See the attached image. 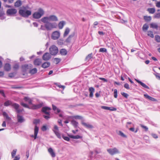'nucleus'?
Returning a JSON list of instances; mask_svg holds the SVG:
<instances>
[{
  "instance_id": "c756f323",
  "label": "nucleus",
  "mask_w": 160,
  "mask_h": 160,
  "mask_svg": "<svg viewBox=\"0 0 160 160\" xmlns=\"http://www.w3.org/2000/svg\"><path fill=\"white\" fill-rule=\"evenodd\" d=\"M68 136L70 138L73 139H78L82 138V136H80L78 135H77L76 136H74L72 135H68Z\"/></svg>"
},
{
  "instance_id": "412c9836",
  "label": "nucleus",
  "mask_w": 160,
  "mask_h": 160,
  "mask_svg": "<svg viewBox=\"0 0 160 160\" xmlns=\"http://www.w3.org/2000/svg\"><path fill=\"white\" fill-rule=\"evenodd\" d=\"M135 80L143 87L147 89H149V87L143 82L137 79H135Z\"/></svg>"
},
{
  "instance_id": "e2e57ef3",
  "label": "nucleus",
  "mask_w": 160,
  "mask_h": 160,
  "mask_svg": "<svg viewBox=\"0 0 160 160\" xmlns=\"http://www.w3.org/2000/svg\"><path fill=\"white\" fill-rule=\"evenodd\" d=\"M124 87L127 89H129L130 88L128 84L126 83L124 85Z\"/></svg>"
},
{
  "instance_id": "6ab92c4d",
  "label": "nucleus",
  "mask_w": 160,
  "mask_h": 160,
  "mask_svg": "<svg viewBox=\"0 0 160 160\" xmlns=\"http://www.w3.org/2000/svg\"><path fill=\"white\" fill-rule=\"evenodd\" d=\"M48 151L49 154H50V155L52 157L54 158L55 157V153L53 151V150L52 148H48Z\"/></svg>"
},
{
  "instance_id": "0eeeda50",
  "label": "nucleus",
  "mask_w": 160,
  "mask_h": 160,
  "mask_svg": "<svg viewBox=\"0 0 160 160\" xmlns=\"http://www.w3.org/2000/svg\"><path fill=\"white\" fill-rule=\"evenodd\" d=\"M60 33L59 31L53 32L51 35L52 38L54 40H56L59 38L60 37Z\"/></svg>"
},
{
  "instance_id": "49530a36",
  "label": "nucleus",
  "mask_w": 160,
  "mask_h": 160,
  "mask_svg": "<svg viewBox=\"0 0 160 160\" xmlns=\"http://www.w3.org/2000/svg\"><path fill=\"white\" fill-rule=\"evenodd\" d=\"M57 43L60 45H62L63 44V40L62 39H60L57 41Z\"/></svg>"
},
{
  "instance_id": "c9c22d12",
  "label": "nucleus",
  "mask_w": 160,
  "mask_h": 160,
  "mask_svg": "<svg viewBox=\"0 0 160 160\" xmlns=\"http://www.w3.org/2000/svg\"><path fill=\"white\" fill-rule=\"evenodd\" d=\"M148 11L149 13L153 14L155 12V9L154 8H148Z\"/></svg>"
},
{
  "instance_id": "4d7b16f0",
  "label": "nucleus",
  "mask_w": 160,
  "mask_h": 160,
  "mask_svg": "<svg viewBox=\"0 0 160 160\" xmlns=\"http://www.w3.org/2000/svg\"><path fill=\"white\" fill-rule=\"evenodd\" d=\"M140 126L143 129H144L146 131H148V128L147 126H145L142 124H141Z\"/></svg>"
},
{
  "instance_id": "603ef678",
  "label": "nucleus",
  "mask_w": 160,
  "mask_h": 160,
  "mask_svg": "<svg viewBox=\"0 0 160 160\" xmlns=\"http://www.w3.org/2000/svg\"><path fill=\"white\" fill-rule=\"evenodd\" d=\"M114 96L115 98H117L118 91L116 89H115L114 90Z\"/></svg>"
},
{
  "instance_id": "13d9d810",
  "label": "nucleus",
  "mask_w": 160,
  "mask_h": 160,
  "mask_svg": "<svg viewBox=\"0 0 160 160\" xmlns=\"http://www.w3.org/2000/svg\"><path fill=\"white\" fill-rule=\"evenodd\" d=\"M21 104L22 106L23 107L25 108H30L28 106L26 103L22 102H21Z\"/></svg>"
},
{
  "instance_id": "f8f14e48",
  "label": "nucleus",
  "mask_w": 160,
  "mask_h": 160,
  "mask_svg": "<svg viewBox=\"0 0 160 160\" xmlns=\"http://www.w3.org/2000/svg\"><path fill=\"white\" fill-rule=\"evenodd\" d=\"M42 103H39L37 105L32 104L30 107V109H36L40 108L42 106Z\"/></svg>"
},
{
  "instance_id": "4be33fe9",
  "label": "nucleus",
  "mask_w": 160,
  "mask_h": 160,
  "mask_svg": "<svg viewBox=\"0 0 160 160\" xmlns=\"http://www.w3.org/2000/svg\"><path fill=\"white\" fill-rule=\"evenodd\" d=\"M35 65L39 66L41 65L42 63V60L40 59H35L34 62Z\"/></svg>"
},
{
  "instance_id": "f03ea898",
  "label": "nucleus",
  "mask_w": 160,
  "mask_h": 160,
  "mask_svg": "<svg viewBox=\"0 0 160 160\" xmlns=\"http://www.w3.org/2000/svg\"><path fill=\"white\" fill-rule=\"evenodd\" d=\"M43 23L48 22H57L58 19L57 16L55 15H50L48 16L43 17L41 19Z\"/></svg>"
},
{
  "instance_id": "cd10ccee",
  "label": "nucleus",
  "mask_w": 160,
  "mask_h": 160,
  "mask_svg": "<svg viewBox=\"0 0 160 160\" xmlns=\"http://www.w3.org/2000/svg\"><path fill=\"white\" fill-rule=\"evenodd\" d=\"M70 31V29L68 28H66L63 34V37H65L67 36L69 33Z\"/></svg>"
},
{
  "instance_id": "5fc2aeb1",
  "label": "nucleus",
  "mask_w": 160,
  "mask_h": 160,
  "mask_svg": "<svg viewBox=\"0 0 160 160\" xmlns=\"http://www.w3.org/2000/svg\"><path fill=\"white\" fill-rule=\"evenodd\" d=\"M119 134L121 136L124 138H127V136L125 135L121 131H119Z\"/></svg>"
},
{
  "instance_id": "c85d7f7f",
  "label": "nucleus",
  "mask_w": 160,
  "mask_h": 160,
  "mask_svg": "<svg viewBox=\"0 0 160 160\" xmlns=\"http://www.w3.org/2000/svg\"><path fill=\"white\" fill-rule=\"evenodd\" d=\"M71 123L75 128H76L78 127V123L75 120H72L71 122Z\"/></svg>"
},
{
  "instance_id": "bb28decb",
  "label": "nucleus",
  "mask_w": 160,
  "mask_h": 160,
  "mask_svg": "<svg viewBox=\"0 0 160 160\" xmlns=\"http://www.w3.org/2000/svg\"><path fill=\"white\" fill-rule=\"evenodd\" d=\"M4 68L6 71H10L11 68L10 65L8 63H6L4 66Z\"/></svg>"
},
{
  "instance_id": "2f4dec72",
  "label": "nucleus",
  "mask_w": 160,
  "mask_h": 160,
  "mask_svg": "<svg viewBox=\"0 0 160 160\" xmlns=\"http://www.w3.org/2000/svg\"><path fill=\"white\" fill-rule=\"evenodd\" d=\"M22 5V2L21 1L18 0L15 2L14 6L16 7H18Z\"/></svg>"
},
{
  "instance_id": "79ce46f5",
  "label": "nucleus",
  "mask_w": 160,
  "mask_h": 160,
  "mask_svg": "<svg viewBox=\"0 0 160 160\" xmlns=\"http://www.w3.org/2000/svg\"><path fill=\"white\" fill-rule=\"evenodd\" d=\"M12 103L11 101L9 100H8L5 102V103L4 104V105L5 106H9L10 105H12Z\"/></svg>"
},
{
  "instance_id": "69168bd1",
  "label": "nucleus",
  "mask_w": 160,
  "mask_h": 160,
  "mask_svg": "<svg viewBox=\"0 0 160 160\" xmlns=\"http://www.w3.org/2000/svg\"><path fill=\"white\" fill-rule=\"evenodd\" d=\"M154 18H160V12L156 14L154 16Z\"/></svg>"
},
{
  "instance_id": "a19ab883",
  "label": "nucleus",
  "mask_w": 160,
  "mask_h": 160,
  "mask_svg": "<svg viewBox=\"0 0 160 160\" xmlns=\"http://www.w3.org/2000/svg\"><path fill=\"white\" fill-rule=\"evenodd\" d=\"M73 37V35H70L69 37L68 38L66 39V42L67 43L70 42L71 41V38Z\"/></svg>"
},
{
  "instance_id": "9b49d317",
  "label": "nucleus",
  "mask_w": 160,
  "mask_h": 160,
  "mask_svg": "<svg viewBox=\"0 0 160 160\" xmlns=\"http://www.w3.org/2000/svg\"><path fill=\"white\" fill-rule=\"evenodd\" d=\"M51 110V108H50L46 107L42 108V111L45 114L48 115H50L49 111Z\"/></svg>"
},
{
  "instance_id": "09e8293b",
  "label": "nucleus",
  "mask_w": 160,
  "mask_h": 160,
  "mask_svg": "<svg viewBox=\"0 0 160 160\" xmlns=\"http://www.w3.org/2000/svg\"><path fill=\"white\" fill-rule=\"evenodd\" d=\"M148 36H150V37H151V38H153L154 37V35L153 34V32L152 31H148Z\"/></svg>"
},
{
  "instance_id": "72a5a7b5",
  "label": "nucleus",
  "mask_w": 160,
  "mask_h": 160,
  "mask_svg": "<svg viewBox=\"0 0 160 160\" xmlns=\"http://www.w3.org/2000/svg\"><path fill=\"white\" fill-rule=\"evenodd\" d=\"M60 53L62 55H65L67 54V50L64 49H62L60 51Z\"/></svg>"
},
{
  "instance_id": "58836bf2",
  "label": "nucleus",
  "mask_w": 160,
  "mask_h": 160,
  "mask_svg": "<svg viewBox=\"0 0 160 160\" xmlns=\"http://www.w3.org/2000/svg\"><path fill=\"white\" fill-rule=\"evenodd\" d=\"M2 115L4 117H6V119L9 120H11V118L8 116V114L6 112H3Z\"/></svg>"
},
{
  "instance_id": "5701e85b",
  "label": "nucleus",
  "mask_w": 160,
  "mask_h": 160,
  "mask_svg": "<svg viewBox=\"0 0 160 160\" xmlns=\"http://www.w3.org/2000/svg\"><path fill=\"white\" fill-rule=\"evenodd\" d=\"M144 96L147 99L150 100H151V101H156V100L155 98H153L150 96H149L147 94H144Z\"/></svg>"
},
{
  "instance_id": "a18cd8bd",
  "label": "nucleus",
  "mask_w": 160,
  "mask_h": 160,
  "mask_svg": "<svg viewBox=\"0 0 160 160\" xmlns=\"http://www.w3.org/2000/svg\"><path fill=\"white\" fill-rule=\"evenodd\" d=\"M92 58V54L90 53L86 57V59L88 61H89Z\"/></svg>"
},
{
  "instance_id": "37998d69",
  "label": "nucleus",
  "mask_w": 160,
  "mask_h": 160,
  "mask_svg": "<svg viewBox=\"0 0 160 160\" xmlns=\"http://www.w3.org/2000/svg\"><path fill=\"white\" fill-rule=\"evenodd\" d=\"M17 151V149H14L11 152V155L12 158H13L15 156L16 154Z\"/></svg>"
},
{
  "instance_id": "2eb2a0df",
  "label": "nucleus",
  "mask_w": 160,
  "mask_h": 160,
  "mask_svg": "<svg viewBox=\"0 0 160 160\" xmlns=\"http://www.w3.org/2000/svg\"><path fill=\"white\" fill-rule=\"evenodd\" d=\"M42 58L44 60L48 61L51 58V56L49 53L46 52L43 55Z\"/></svg>"
},
{
  "instance_id": "052dcab7",
  "label": "nucleus",
  "mask_w": 160,
  "mask_h": 160,
  "mask_svg": "<svg viewBox=\"0 0 160 160\" xmlns=\"http://www.w3.org/2000/svg\"><path fill=\"white\" fill-rule=\"evenodd\" d=\"M19 65L18 64H16L14 65L13 68V69L15 70H17L19 68Z\"/></svg>"
},
{
  "instance_id": "473e14b6",
  "label": "nucleus",
  "mask_w": 160,
  "mask_h": 160,
  "mask_svg": "<svg viewBox=\"0 0 160 160\" xmlns=\"http://www.w3.org/2000/svg\"><path fill=\"white\" fill-rule=\"evenodd\" d=\"M5 15L4 12L2 11L0 12V19L3 20L5 18L4 15Z\"/></svg>"
},
{
  "instance_id": "b1692460",
  "label": "nucleus",
  "mask_w": 160,
  "mask_h": 160,
  "mask_svg": "<svg viewBox=\"0 0 160 160\" xmlns=\"http://www.w3.org/2000/svg\"><path fill=\"white\" fill-rule=\"evenodd\" d=\"M17 119L18 121L19 122L22 123L24 121V119L23 117L18 114L17 115Z\"/></svg>"
},
{
  "instance_id": "9d476101",
  "label": "nucleus",
  "mask_w": 160,
  "mask_h": 160,
  "mask_svg": "<svg viewBox=\"0 0 160 160\" xmlns=\"http://www.w3.org/2000/svg\"><path fill=\"white\" fill-rule=\"evenodd\" d=\"M38 128L36 125L34 129V134L31 135V137L33 138L34 139L37 138V136L38 131Z\"/></svg>"
},
{
  "instance_id": "8fccbe9b",
  "label": "nucleus",
  "mask_w": 160,
  "mask_h": 160,
  "mask_svg": "<svg viewBox=\"0 0 160 160\" xmlns=\"http://www.w3.org/2000/svg\"><path fill=\"white\" fill-rule=\"evenodd\" d=\"M99 52H107V50L105 48H101L99 49Z\"/></svg>"
},
{
  "instance_id": "338daca9",
  "label": "nucleus",
  "mask_w": 160,
  "mask_h": 160,
  "mask_svg": "<svg viewBox=\"0 0 160 160\" xmlns=\"http://www.w3.org/2000/svg\"><path fill=\"white\" fill-rule=\"evenodd\" d=\"M40 120L39 119H35L33 122L34 124H37L39 123Z\"/></svg>"
},
{
  "instance_id": "a878e982",
  "label": "nucleus",
  "mask_w": 160,
  "mask_h": 160,
  "mask_svg": "<svg viewBox=\"0 0 160 160\" xmlns=\"http://www.w3.org/2000/svg\"><path fill=\"white\" fill-rule=\"evenodd\" d=\"M89 92H90L89 97H92L93 96V93L94 92L95 89L92 87H90L89 89Z\"/></svg>"
},
{
  "instance_id": "774afa93",
  "label": "nucleus",
  "mask_w": 160,
  "mask_h": 160,
  "mask_svg": "<svg viewBox=\"0 0 160 160\" xmlns=\"http://www.w3.org/2000/svg\"><path fill=\"white\" fill-rule=\"evenodd\" d=\"M20 158V157L19 155H18L15 157V158L13 160H19Z\"/></svg>"
},
{
  "instance_id": "f3484780",
  "label": "nucleus",
  "mask_w": 160,
  "mask_h": 160,
  "mask_svg": "<svg viewBox=\"0 0 160 160\" xmlns=\"http://www.w3.org/2000/svg\"><path fill=\"white\" fill-rule=\"evenodd\" d=\"M81 124L85 127L88 129H91L93 128V126L91 124H89L88 123H87L82 121Z\"/></svg>"
},
{
  "instance_id": "7c9ffc66",
  "label": "nucleus",
  "mask_w": 160,
  "mask_h": 160,
  "mask_svg": "<svg viewBox=\"0 0 160 160\" xmlns=\"http://www.w3.org/2000/svg\"><path fill=\"white\" fill-rule=\"evenodd\" d=\"M50 63L49 62H46L43 63L42 65V67L43 68H47L50 65Z\"/></svg>"
},
{
  "instance_id": "c03bdc74",
  "label": "nucleus",
  "mask_w": 160,
  "mask_h": 160,
  "mask_svg": "<svg viewBox=\"0 0 160 160\" xmlns=\"http://www.w3.org/2000/svg\"><path fill=\"white\" fill-rule=\"evenodd\" d=\"M148 26L146 24H144L143 26L142 30L143 31H146L148 29Z\"/></svg>"
},
{
  "instance_id": "7ed1b4c3",
  "label": "nucleus",
  "mask_w": 160,
  "mask_h": 160,
  "mask_svg": "<svg viewBox=\"0 0 160 160\" xmlns=\"http://www.w3.org/2000/svg\"><path fill=\"white\" fill-rule=\"evenodd\" d=\"M44 14V10L42 8H39L37 11L35 12L32 14V17L35 19L40 18Z\"/></svg>"
},
{
  "instance_id": "6e6d98bb",
  "label": "nucleus",
  "mask_w": 160,
  "mask_h": 160,
  "mask_svg": "<svg viewBox=\"0 0 160 160\" xmlns=\"http://www.w3.org/2000/svg\"><path fill=\"white\" fill-rule=\"evenodd\" d=\"M62 137L63 139L66 141H69L70 140V139L69 137H65L63 135V134L62 135Z\"/></svg>"
},
{
  "instance_id": "680f3d73",
  "label": "nucleus",
  "mask_w": 160,
  "mask_h": 160,
  "mask_svg": "<svg viewBox=\"0 0 160 160\" xmlns=\"http://www.w3.org/2000/svg\"><path fill=\"white\" fill-rule=\"evenodd\" d=\"M121 94L122 96L126 98H127L128 96V94L124 92H122Z\"/></svg>"
},
{
  "instance_id": "ddd939ff",
  "label": "nucleus",
  "mask_w": 160,
  "mask_h": 160,
  "mask_svg": "<svg viewBox=\"0 0 160 160\" xmlns=\"http://www.w3.org/2000/svg\"><path fill=\"white\" fill-rule=\"evenodd\" d=\"M11 106L16 110L18 113H19L22 112V110L18 109L19 106L18 104L16 103H12Z\"/></svg>"
},
{
  "instance_id": "39448f33",
  "label": "nucleus",
  "mask_w": 160,
  "mask_h": 160,
  "mask_svg": "<svg viewBox=\"0 0 160 160\" xmlns=\"http://www.w3.org/2000/svg\"><path fill=\"white\" fill-rule=\"evenodd\" d=\"M50 53L52 55H55L58 52V47L55 45H53L51 46L49 48Z\"/></svg>"
},
{
  "instance_id": "4468645a",
  "label": "nucleus",
  "mask_w": 160,
  "mask_h": 160,
  "mask_svg": "<svg viewBox=\"0 0 160 160\" xmlns=\"http://www.w3.org/2000/svg\"><path fill=\"white\" fill-rule=\"evenodd\" d=\"M31 65L25 64L22 66V72H25L30 68Z\"/></svg>"
},
{
  "instance_id": "f257e3e1",
  "label": "nucleus",
  "mask_w": 160,
  "mask_h": 160,
  "mask_svg": "<svg viewBox=\"0 0 160 160\" xmlns=\"http://www.w3.org/2000/svg\"><path fill=\"white\" fill-rule=\"evenodd\" d=\"M28 7H22L19 10V13L20 15L24 18H27L31 14V11L28 9Z\"/></svg>"
},
{
  "instance_id": "864d4df0",
  "label": "nucleus",
  "mask_w": 160,
  "mask_h": 160,
  "mask_svg": "<svg viewBox=\"0 0 160 160\" xmlns=\"http://www.w3.org/2000/svg\"><path fill=\"white\" fill-rule=\"evenodd\" d=\"M60 61L61 59L59 58H56L54 59V62L56 64L60 62Z\"/></svg>"
},
{
  "instance_id": "393cba45",
  "label": "nucleus",
  "mask_w": 160,
  "mask_h": 160,
  "mask_svg": "<svg viewBox=\"0 0 160 160\" xmlns=\"http://www.w3.org/2000/svg\"><path fill=\"white\" fill-rule=\"evenodd\" d=\"M24 100L25 102H28L29 105L32 104V100L28 97H25L24 98Z\"/></svg>"
},
{
  "instance_id": "3c124183",
  "label": "nucleus",
  "mask_w": 160,
  "mask_h": 160,
  "mask_svg": "<svg viewBox=\"0 0 160 160\" xmlns=\"http://www.w3.org/2000/svg\"><path fill=\"white\" fill-rule=\"evenodd\" d=\"M155 40L158 42H160V37L158 35H157L155 36Z\"/></svg>"
},
{
  "instance_id": "aec40b11",
  "label": "nucleus",
  "mask_w": 160,
  "mask_h": 160,
  "mask_svg": "<svg viewBox=\"0 0 160 160\" xmlns=\"http://www.w3.org/2000/svg\"><path fill=\"white\" fill-rule=\"evenodd\" d=\"M135 80L143 87L147 89H149V87L143 82L137 79H135Z\"/></svg>"
},
{
  "instance_id": "f704fd0d",
  "label": "nucleus",
  "mask_w": 160,
  "mask_h": 160,
  "mask_svg": "<svg viewBox=\"0 0 160 160\" xmlns=\"http://www.w3.org/2000/svg\"><path fill=\"white\" fill-rule=\"evenodd\" d=\"M37 72V70L36 68H34L31 69L29 71V73L31 74H34Z\"/></svg>"
},
{
  "instance_id": "4c0bfd02",
  "label": "nucleus",
  "mask_w": 160,
  "mask_h": 160,
  "mask_svg": "<svg viewBox=\"0 0 160 160\" xmlns=\"http://www.w3.org/2000/svg\"><path fill=\"white\" fill-rule=\"evenodd\" d=\"M150 27L153 28H156L157 29L158 28V26L157 24L155 23H151L150 24Z\"/></svg>"
},
{
  "instance_id": "dca6fc26",
  "label": "nucleus",
  "mask_w": 160,
  "mask_h": 160,
  "mask_svg": "<svg viewBox=\"0 0 160 160\" xmlns=\"http://www.w3.org/2000/svg\"><path fill=\"white\" fill-rule=\"evenodd\" d=\"M66 24V22L64 21H60L58 24V27L59 29H62Z\"/></svg>"
},
{
  "instance_id": "0e129e2a",
  "label": "nucleus",
  "mask_w": 160,
  "mask_h": 160,
  "mask_svg": "<svg viewBox=\"0 0 160 160\" xmlns=\"http://www.w3.org/2000/svg\"><path fill=\"white\" fill-rule=\"evenodd\" d=\"M155 4H156V6L157 7H158V8H160V1L156 2Z\"/></svg>"
},
{
  "instance_id": "423d86ee",
  "label": "nucleus",
  "mask_w": 160,
  "mask_h": 160,
  "mask_svg": "<svg viewBox=\"0 0 160 160\" xmlns=\"http://www.w3.org/2000/svg\"><path fill=\"white\" fill-rule=\"evenodd\" d=\"M52 131L58 138L59 139L61 138V135L59 132V130L57 126L56 125L54 126Z\"/></svg>"
},
{
  "instance_id": "e433bc0d",
  "label": "nucleus",
  "mask_w": 160,
  "mask_h": 160,
  "mask_svg": "<svg viewBox=\"0 0 160 160\" xmlns=\"http://www.w3.org/2000/svg\"><path fill=\"white\" fill-rule=\"evenodd\" d=\"M38 29L42 30H47V28L46 24H45L44 25H41L40 28H39Z\"/></svg>"
},
{
  "instance_id": "ea45409f",
  "label": "nucleus",
  "mask_w": 160,
  "mask_h": 160,
  "mask_svg": "<svg viewBox=\"0 0 160 160\" xmlns=\"http://www.w3.org/2000/svg\"><path fill=\"white\" fill-rule=\"evenodd\" d=\"M144 19L146 22H149L151 20V17L150 16H145L144 17Z\"/></svg>"
},
{
  "instance_id": "bf43d9fd",
  "label": "nucleus",
  "mask_w": 160,
  "mask_h": 160,
  "mask_svg": "<svg viewBox=\"0 0 160 160\" xmlns=\"http://www.w3.org/2000/svg\"><path fill=\"white\" fill-rule=\"evenodd\" d=\"M55 84L58 87H59V88H62L63 89H64L65 88V86H64L62 85H59L58 83H55Z\"/></svg>"
},
{
  "instance_id": "20e7f679",
  "label": "nucleus",
  "mask_w": 160,
  "mask_h": 160,
  "mask_svg": "<svg viewBox=\"0 0 160 160\" xmlns=\"http://www.w3.org/2000/svg\"><path fill=\"white\" fill-rule=\"evenodd\" d=\"M46 24L48 31H51L54 28H56L58 27V25L56 22H48L44 23Z\"/></svg>"
},
{
  "instance_id": "6e6552de",
  "label": "nucleus",
  "mask_w": 160,
  "mask_h": 160,
  "mask_svg": "<svg viewBox=\"0 0 160 160\" xmlns=\"http://www.w3.org/2000/svg\"><path fill=\"white\" fill-rule=\"evenodd\" d=\"M17 10L14 8L8 9L7 11V14L8 16H13L17 13Z\"/></svg>"
},
{
  "instance_id": "1a4fd4ad",
  "label": "nucleus",
  "mask_w": 160,
  "mask_h": 160,
  "mask_svg": "<svg viewBox=\"0 0 160 160\" xmlns=\"http://www.w3.org/2000/svg\"><path fill=\"white\" fill-rule=\"evenodd\" d=\"M107 151L111 155H113L115 154L119 153L118 150L116 148L108 149Z\"/></svg>"
},
{
  "instance_id": "de8ad7c7",
  "label": "nucleus",
  "mask_w": 160,
  "mask_h": 160,
  "mask_svg": "<svg viewBox=\"0 0 160 160\" xmlns=\"http://www.w3.org/2000/svg\"><path fill=\"white\" fill-rule=\"evenodd\" d=\"M72 118H74L76 119H81L82 118V116L78 115L74 116L72 117Z\"/></svg>"
},
{
  "instance_id": "a211bd4d",
  "label": "nucleus",
  "mask_w": 160,
  "mask_h": 160,
  "mask_svg": "<svg viewBox=\"0 0 160 160\" xmlns=\"http://www.w3.org/2000/svg\"><path fill=\"white\" fill-rule=\"evenodd\" d=\"M102 109L107 110H109L111 111H116L117 109L116 108L113 107H110L107 106H102L101 107Z\"/></svg>"
}]
</instances>
